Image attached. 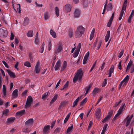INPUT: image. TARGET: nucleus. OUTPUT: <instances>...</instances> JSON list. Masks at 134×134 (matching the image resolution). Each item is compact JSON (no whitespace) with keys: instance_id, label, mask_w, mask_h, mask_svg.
I'll use <instances>...</instances> for the list:
<instances>
[{"instance_id":"nucleus-1","label":"nucleus","mask_w":134,"mask_h":134,"mask_svg":"<svg viewBox=\"0 0 134 134\" xmlns=\"http://www.w3.org/2000/svg\"><path fill=\"white\" fill-rule=\"evenodd\" d=\"M83 74V72L82 69H80L77 70L75 75V76L73 79V82H75L76 81L79 80L80 81Z\"/></svg>"},{"instance_id":"nucleus-2","label":"nucleus","mask_w":134,"mask_h":134,"mask_svg":"<svg viewBox=\"0 0 134 134\" xmlns=\"http://www.w3.org/2000/svg\"><path fill=\"white\" fill-rule=\"evenodd\" d=\"M85 29L82 26L79 27L77 29L75 32V36L76 37L80 38L83 34Z\"/></svg>"},{"instance_id":"nucleus-3","label":"nucleus","mask_w":134,"mask_h":134,"mask_svg":"<svg viewBox=\"0 0 134 134\" xmlns=\"http://www.w3.org/2000/svg\"><path fill=\"white\" fill-rule=\"evenodd\" d=\"M127 3V0H124L122 7V11L121 12L120 15L119 16V20H120L122 19L126 9Z\"/></svg>"},{"instance_id":"nucleus-4","label":"nucleus","mask_w":134,"mask_h":134,"mask_svg":"<svg viewBox=\"0 0 134 134\" xmlns=\"http://www.w3.org/2000/svg\"><path fill=\"white\" fill-rule=\"evenodd\" d=\"M63 50V47L62 44L59 43L55 48L54 49V55H55L60 53Z\"/></svg>"},{"instance_id":"nucleus-5","label":"nucleus","mask_w":134,"mask_h":134,"mask_svg":"<svg viewBox=\"0 0 134 134\" xmlns=\"http://www.w3.org/2000/svg\"><path fill=\"white\" fill-rule=\"evenodd\" d=\"M33 103V99L31 96H29L26 99V102L25 105V108H29Z\"/></svg>"},{"instance_id":"nucleus-6","label":"nucleus","mask_w":134,"mask_h":134,"mask_svg":"<svg viewBox=\"0 0 134 134\" xmlns=\"http://www.w3.org/2000/svg\"><path fill=\"white\" fill-rule=\"evenodd\" d=\"M125 107V104L121 106L120 108L118 111L117 113L115 115L114 119L115 120L119 118V116L121 114L122 111L124 109Z\"/></svg>"},{"instance_id":"nucleus-7","label":"nucleus","mask_w":134,"mask_h":134,"mask_svg":"<svg viewBox=\"0 0 134 134\" xmlns=\"http://www.w3.org/2000/svg\"><path fill=\"white\" fill-rule=\"evenodd\" d=\"M101 109L100 108L97 109L95 111L96 118L98 120H100L101 119Z\"/></svg>"},{"instance_id":"nucleus-8","label":"nucleus","mask_w":134,"mask_h":134,"mask_svg":"<svg viewBox=\"0 0 134 134\" xmlns=\"http://www.w3.org/2000/svg\"><path fill=\"white\" fill-rule=\"evenodd\" d=\"M34 43L37 46L40 43V39L39 35L38 32H37L34 38Z\"/></svg>"},{"instance_id":"nucleus-9","label":"nucleus","mask_w":134,"mask_h":134,"mask_svg":"<svg viewBox=\"0 0 134 134\" xmlns=\"http://www.w3.org/2000/svg\"><path fill=\"white\" fill-rule=\"evenodd\" d=\"M102 42L101 40H99L98 42L97 39L94 42L92 46L91 47V48L94 49L96 46H97V47L96 48V49L97 50L98 49L101 45Z\"/></svg>"},{"instance_id":"nucleus-10","label":"nucleus","mask_w":134,"mask_h":134,"mask_svg":"<svg viewBox=\"0 0 134 134\" xmlns=\"http://www.w3.org/2000/svg\"><path fill=\"white\" fill-rule=\"evenodd\" d=\"M107 1L105 3H104V7H105V9L107 10V11H111L113 7L111 4L109 3L108 5H107Z\"/></svg>"},{"instance_id":"nucleus-11","label":"nucleus","mask_w":134,"mask_h":134,"mask_svg":"<svg viewBox=\"0 0 134 134\" xmlns=\"http://www.w3.org/2000/svg\"><path fill=\"white\" fill-rule=\"evenodd\" d=\"M40 63L39 62H38L35 66L34 72L36 74L39 73L40 72Z\"/></svg>"},{"instance_id":"nucleus-12","label":"nucleus","mask_w":134,"mask_h":134,"mask_svg":"<svg viewBox=\"0 0 134 134\" xmlns=\"http://www.w3.org/2000/svg\"><path fill=\"white\" fill-rule=\"evenodd\" d=\"M133 117V116L132 115H131L130 116H127L125 119V120L126 121V126H128L130 125V122Z\"/></svg>"},{"instance_id":"nucleus-13","label":"nucleus","mask_w":134,"mask_h":134,"mask_svg":"<svg viewBox=\"0 0 134 134\" xmlns=\"http://www.w3.org/2000/svg\"><path fill=\"white\" fill-rule=\"evenodd\" d=\"M110 31H107L106 35L105 37V42H110L111 38L110 37Z\"/></svg>"},{"instance_id":"nucleus-14","label":"nucleus","mask_w":134,"mask_h":134,"mask_svg":"<svg viewBox=\"0 0 134 134\" xmlns=\"http://www.w3.org/2000/svg\"><path fill=\"white\" fill-rule=\"evenodd\" d=\"M7 31L6 30L0 29V36L2 37H6L7 35Z\"/></svg>"},{"instance_id":"nucleus-15","label":"nucleus","mask_w":134,"mask_h":134,"mask_svg":"<svg viewBox=\"0 0 134 134\" xmlns=\"http://www.w3.org/2000/svg\"><path fill=\"white\" fill-rule=\"evenodd\" d=\"M80 14V10L77 9H76L74 12V17L75 18H77L79 17Z\"/></svg>"},{"instance_id":"nucleus-16","label":"nucleus","mask_w":134,"mask_h":134,"mask_svg":"<svg viewBox=\"0 0 134 134\" xmlns=\"http://www.w3.org/2000/svg\"><path fill=\"white\" fill-rule=\"evenodd\" d=\"M89 54V52L88 51L86 54L83 61V64H86L88 62Z\"/></svg>"},{"instance_id":"nucleus-17","label":"nucleus","mask_w":134,"mask_h":134,"mask_svg":"<svg viewBox=\"0 0 134 134\" xmlns=\"http://www.w3.org/2000/svg\"><path fill=\"white\" fill-rule=\"evenodd\" d=\"M89 1L88 0H82V4L83 7L84 8H86L88 6Z\"/></svg>"},{"instance_id":"nucleus-18","label":"nucleus","mask_w":134,"mask_h":134,"mask_svg":"<svg viewBox=\"0 0 134 134\" xmlns=\"http://www.w3.org/2000/svg\"><path fill=\"white\" fill-rule=\"evenodd\" d=\"M132 67H134V64L132 63V61L130 60L126 67V69L125 70L126 72H127L130 68L131 69Z\"/></svg>"},{"instance_id":"nucleus-19","label":"nucleus","mask_w":134,"mask_h":134,"mask_svg":"<svg viewBox=\"0 0 134 134\" xmlns=\"http://www.w3.org/2000/svg\"><path fill=\"white\" fill-rule=\"evenodd\" d=\"M61 62L60 60H58L54 66V69L55 71L59 70L61 66Z\"/></svg>"},{"instance_id":"nucleus-20","label":"nucleus","mask_w":134,"mask_h":134,"mask_svg":"<svg viewBox=\"0 0 134 134\" xmlns=\"http://www.w3.org/2000/svg\"><path fill=\"white\" fill-rule=\"evenodd\" d=\"M7 90L5 86L3 85L2 90V96L3 97H5L6 95Z\"/></svg>"},{"instance_id":"nucleus-21","label":"nucleus","mask_w":134,"mask_h":134,"mask_svg":"<svg viewBox=\"0 0 134 134\" xmlns=\"http://www.w3.org/2000/svg\"><path fill=\"white\" fill-rule=\"evenodd\" d=\"M50 126L47 125L45 126L43 129V132L44 134H47L49 132V130L50 129Z\"/></svg>"},{"instance_id":"nucleus-22","label":"nucleus","mask_w":134,"mask_h":134,"mask_svg":"<svg viewBox=\"0 0 134 134\" xmlns=\"http://www.w3.org/2000/svg\"><path fill=\"white\" fill-rule=\"evenodd\" d=\"M70 126H69L66 130V134H70L71 133L73 130V125L72 124L70 125Z\"/></svg>"},{"instance_id":"nucleus-23","label":"nucleus","mask_w":134,"mask_h":134,"mask_svg":"<svg viewBox=\"0 0 134 134\" xmlns=\"http://www.w3.org/2000/svg\"><path fill=\"white\" fill-rule=\"evenodd\" d=\"M33 120L32 119H30L26 121L25 124L26 126H31L33 124Z\"/></svg>"},{"instance_id":"nucleus-24","label":"nucleus","mask_w":134,"mask_h":134,"mask_svg":"<svg viewBox=\"0 0 134 134\" xmlns=\"http://www.w3.org/2000/svg\"><path fill=\"white\" fill-rule=\"evenodd\" d=\"M15 119V118L14 117H11L8 118L7 121V123L8 124H9L12 123L14 122Z\"/></svg>"},{"instance_id":"nucleus-25","label":"nucleus","mask_w":134,"mask_h":134,"mask_svg":"<svg viewBox=\"0 0 134 134\" xmlns=\"http://www.w3.org/2000/svg\"><path fill=\"white\" fill-rule=\"evenodd\" d=\"M18 89L14 90L12 93V96L13 98L17 97L18 95Z\"/></svg>"},{"instance_id":"nucleus-26","label":"nucleus","mask_w":134,"mask_h":134,"mask_svg":"<svg viewBox=\"0 0 134 134\" xmlns=\"http://www.w3.org/2000/svg\"><path fill=\"white\" fill-rule=\"evenodd\" d=\"M44 19L46 20H47L49 19L50 17L49 13L47 12H44Z\"/></svg>"},{"instance_id":"nucleus-27","label":"nucleus","mask_w":134,"mask_h":134,"mask_svg":"<svg viewBox=\"0 0 134 134\" xmlns=\"http://www.w3.org/2000/svg\"><path fill=\"white\" fill-rule=\"evenodd\" d=\"M29 22V20L28 18H25L24 19V22L23 23V25L25 26L28 25Z\"/></svg>"},{"instance_id":"nucleus-28","label":"nucleus","mask_w":134,"mask_h":134,"mask_svg":"<svg viewBox=\"0 0 134 134\" xmlns=\"http://www.w3.org/2000/svg\"><path fill=\"white\" fill-rule=\"evenodd\" d=\"M71 9V5L69 4H66L65 6V11L66 12H69L70 11Z\"/></svg>"},{"instance_id":"nucleus-29","label":"nucleus","mask_w":134,"mask_h":134,"mask_svg":"<svg viewBox=\"0 0 134 134\" xmlns=\"http://www.w3.org/2000/svg\"><path fill=\"white\" fill-rule=\"evenodd\" d=\"M114 66H111L108 71V77H110L111 76V74L114 71Z\"/></svg>"},{"instance_id":"nucleus-30","label":"nucleus","mask_w":134,"mask_h":134,"mask_svg":"<svg viewBox=\"0 0 134 134\" xmlns=\"http://www.w3.org/2000/svg\"><path fill=\"white\" fill-rule=\"evenodd\" d=\"M25 112V110H21L20 111L17 112L16 113V115L19 116H20L23 115Z\"/></svg>"},{"instance_id":"nucleus-31","label":"nucleus","mask_w":134,"mask_h":134,"mask_svg":"<svg viewBox=\"0 0 134 134\" xmlns=\"http://www.w3.org/2000/svg\"><path fill=\"white\" fill-rule=\"evenodd\" d=\"M67 102V101L66 100L61 102L59 105L58 108V109L59 110H60L61 108L63 107L65 104Z\"/></svg>"},{"instance_id":"nucleus-32","label":"nucleus","mask_w":134,"mask_h":134,"mask_svg":"<svg viewBox=\"0 0 134 134\" xmlns=\"http://www.w3.org/2000/svg\"><path fill=\"white\" fill-rule=\"evenodd\" d=\"M58 97V94H55L51 100V102L50 104H52L53 103H54L55 100H57Z\"/></svg>"},{"instance_id":"nucleus-33","label":"nucleus","mask_w":134,"mask_h":134,"mask_svg":"<svg viewBox=\"0 0 134 134\" xmlns=\"http://www.w3.org/2000/svg\"><path fill=\"white\" fill-rule=\"evenodd\" d=\"M81 96L80 97H78V98L74 102L72 105L73 107H74L77 104V103L79 101V100H80V99H81Z\"/></svg>"},{"instance_id":"nucleus-34","label":"nucleus","mask_w":134,"mask_h":134,"mask_svg":"<svg viewBox=\"0 0 134 134\" xmlns=\"http://www.w3.org/2000/svg\"><path fill=\"white\" fill-rule=\"evenodd\" d=\"M74 31L73 30H70L69 31L68 36L70 38H72L74 35Z\"/></svg>"},{"instance_id":"nucleus-35","label":"nucleus","mask_w":134,"mask_h":134,"mask_svg":"<svg viewBox=\"0 0 134 134\" xmlns=\"http://www.w3.org/2000/svg\"><path fill=\"white\" fill-rule=\"evenodd\" d=\"M50 33L51 35L54 38H56L57 37L56 33L54 31L52 30H50Z\"/></svg>"},{"instance_id":"nucleus-36","label":"nucleus","mask_w":134,"mask_h":134,"mask_svg":"<svg viewBox=\"0 0 134 134\" xmlns=\"http://www.w3.org/2000/svg\"><path fill=\"white\" fill-rule=\"evenodd\" d=\"M67 65V62L65 61H64L61 67V71L63 70L66 67Z\"/></svg>"},{"instance_id":"nucleus-37","label":"nucleus","mask_w":134,"mask_h":134,"mask_svg":"<svg viewBox=\"0 0 134 134\" xmlns=\"http://www.w3.org/2000/svg\"><path fill=\"white\" fill-rule=\"evenodd\" d=\"M7 71L11 77L13 78L15 77V76L13 72H11L10 70H7Z\"/></svg>"},{"instance_id":"nucleus-38","label":"nucleus","mask_w":134,"mask_h":134,"mask_svg":"<svg viewBox=\"0 0 134 134\" xmlns=\"http://www.w3.org/2000/svg\"><path fill=\"white\" fill-rule=\"evenodd\" d=\"M99 91V89L97 88H95L94 89L92 93V94L93 97H94L96 94Z\"/></svg>"},{"instance_id":"nucleus-39","label":"nucleus","mask_w":134,"mask_h":134,"mask_svg":"<svg viewBox=\"0 0 134 134\" xmlns=\"http://www.w3.org/2000/svg\"><path fill=\"white\" fill-rule=\"evenodd\" d=\"M95 29L94 28L93 29L91 32V34L90 36V40H92V39L93 38L94 36V32H95Z\"/></svg>"},{"instance_id":"nucleus-40","label":"nucleus","mask_w":134,"mask_h":134,"mask_svg":"<svg viewBox=\"0 0 134 134\" xmlns=\"http://www.w3.org/2000/svg\"><path fill=\"white\" fill-rule=\"evenodd\" d=\"M127 83L123 80L122 81L119 85V89L121 87H125Z\"/></svg>"},{"instance_id":"nucleus-41","label":"nucleus","mask_w":134,"mask_h":134,"mask_svg":"<svg viewBox=\"0 0 134 134\" xmlns=\"http://www.w3.org/2000/svg\"><path fill=\"white\" fill-rule=\"evenodd\" d=\"M27 35L28 37H32L33 36V31L31 30L29 31L27 33Z\"/></svg>"},{"instance_id":"nucleus-42","label":"nucleus","mask_w":134,"mask_h":134,"mask_svg":"<svg viewBox=\"0 0 134 134\" xmlns=\"http://www.w3.org/2000/svg\"><path fill=\"white\" fill-rule=\"evenodd\" d=\"M55 12L57 16L58 17L59 14V10L58 7H56L55 8Z\"/></svg>"},{"instance_id":"nucleus-43","label":"nucleus","mask_w":134,"mask_h":134,"mask_svg":"<svg viewBox=\"0 0 134 134\" xmlns=\"http://www.w3.org/2000/svg\"><path fill=\"white\" fill-rule=\"evenodd\" d=\"M48 93V92H46L43 94L42 96V99L44 100H45L46 98L47 97Z\"/></svg>"},{"instance_id":"nucleus-44","label":"nucleus","mask_w":134,"mask_h":134,"mask_svg":"<svg viewBox=\"0 0 134 134\" xmlns=\"http://www.w3.org/2000/svg\"><path fill=\"white\" fill-rule=\"evenodd\" d=\"M111 116V115H108L107 116L105 117L104 119L102 120V122L103 123H104L105 122H106L108 119H109Z\"/></svg>"},{"instance_id":"nucleus-45","label":"nucleus","mask_w":134,"mask_h":134,"mask_svg":"<svg viewBox=\"0 0 134 134\" xmlns=\"http://www.w3.org/2000/svg\"><path fill=\"white\" fill-rule=\"evenodd\" d=\"M9 112V110L8 109H6L3 111V114L5 116H7L8 115Z\"/></svg>"},{"instance_id":"nucleus-46","label":"nucleus","mask_w":134,"mask_h":134,"mask_svg":"<svg viewBox=\"0 0 134 134\" xmlns=\"http://www.w3.org/2000/svg\"><path fill=\"white\" fill-rule=\"evenodd\" d=\"M87 101V98H85L81 102L80 105L82 106L83 105L86 103Z\"/></svg>"},{"instance_id":"nucleus-47","label":"nucleus","mask_w":134,"mask_h":134,"mask_svg":"<svg viewBox=\"0 0 134 134\" xmlns=\"http://www.w3.org/2000/svg\"><path fill=\"white\" fill-rule=\"evenodd\" d=\"M129 76L127 75L123 80L127 83L129 80Z\"/></svg>"},{"instance_id":"nucleus-48","label":"nucleus","mask_w":134,"mask_h":134,"mask_svg":"<svg viewBox=\"0 0 134 134\" xmlns=\"http://www.w3.org/2000/svg\"><path fill=\"white\" fill-rule=\"evenodd\" d=\"M17 7V10L19 13H20L21 10H20V4H18L15 5Z\"/></svg>"},{"instance_id":"nucleus-49","label":"nucleus","mask_w":134,"mask_h":134,"mask_svg":"<svg viewBox=\"0 0 134 134\" xmlns=\"http://www.w3.org/2000/svg\"><path fill=\"white\" fill-rule=\"evenodd\" d=\"M71 113H69V114H68L66 116L65 119L64 121V122L65 123L68 120L70 116Z\"/></svg>"},{"instance_id":"nucleus-50","label":"nucleus","mask_w":134,"mask_h":134,"mask_svg":"<svg viewBox=\"0 0 134 134\" xmlns=\"http://www.w3.org/2000/svg\"><path fill=\"white\" fill-rule=\"evenodd\" d=\"M19 42V41L18 39L16 37H15V41L14 42L16 46L18 45Z\"/></svg>"},{"instance_id":"nucleus-51","label":"nucleus","mask_w":134,"mask_h":134,"mask_svg":"<svg viewBox=\"0 0 134 134\" xmlns=\"http://www.w3.org/2000/svg\"><path fill=\"white\" fill-rule=\"evenodd\" d=\"M24 65L28 67H31V64L30 62H25Z\"/></svg>"},{"instance_id":"nucleus-52","label":"nucleus","mask_w":134,"mask_h":134,"mask_svg":"<svg viewBox=\"0 0 134 134\" xmlns=\"http://www.w3.org/2000/svg\"><path fill=\"white\" fill-rule=\"evenodd\" d=\"M108 124H105L103 127V129L102 131L105 132V131L107 130V127L108 126Z\"/></svg>"},{"instance_id":"nucleus-53","label":"nucleus","mask_w":134,"mask_h":134,"mask_svg":"<svg viewBox=\"0 0 134 134\" xmlns=\"http://www.w3.org/2000/svg\"><path fill=\"white\" fill-rule=\"evenodd\" d=\"M121 24H120L119 27L118 29L117 32H118L119 33H121V31L122 29H121Z\"/></svg>"},{"instance_id":"nucleus-54","label":"nucleus","mask_w":134,"mask_h":134,"mask_svg":"<svg viewBox=\"0 0 134 134\" xmlns=\"http://www.w3.org/2000/svg\"><path fill=\"white\" fill-rule=\"evenodd\" d=\"M79 51L76 50L75 53L73 55V57L74 58L77 57L79 54Z\"/></svg>"},{"instance_id":"nucleus-55","label":"nucleus","mask_w":134,"mask_h":134,"mask_svg":"<svg viewBox=\"0 0 134 134\" xmlns=\"http://www.w3.org/2000/svg\"><path fill=\"white\" fill-rule=\"evenodd\" d=\"M107 80L106 79H105L104 80L102 85V86L103 87H104L106 85L107 83Z\"/></svg>"},{"instance_id":"nucleus-56","label":"nucleus","mask_w":134,"mask_h":134,"mask_svg":"<svg viewBox=\"0 0 134 134\" xmlns=\"http://www.w3.org/2000/svg\"><path fill=\"white\" fill-rule=\"evenodd\" d=\"M35 4L36 6L38 7H42V4H39L37 3L36 2H35Z\"/></svg>"},{"instance_id":"nucleus-57","label":"nucleus","mask_w":134,"mask_h":134,"mask_svg":"<svg viewBox=\"0 0 134 134\" xmlns=\"http://www.w3.org/2000/svg\"><path fill=\"white\" fill-rule=\"evenodd\" d=\"M81 47V43H79L78 44L76 48V50L80 51Z\"/></svg>"},{"instance_id":"nucleus-58","label":"nucleus","mask_w":134,"mask_h":134,"mask_svg":"<svg viewBox=\"0 0 134 134\" xmlns=\"http://www.w3.org/2000/svg\"><path fill=\"white\" fill-rule=\"evenodd\" d=\"M91 84L89 85V86H88L87 87V89L86 90V92L85 94V95H86L88 93L91 87Z\"/></svg>"},{"instance_id":"nucleus-59","label":"nucleus","mask_w":134,"mask_h":134,"mask_svg":"<svg viewBox=\"0 0 134 134\" xmlns=\"http://www.w3.org/2000/svg\"><path fill=\"white\" fill-rule=\"evenodd\" d=\"M124 53V50L123 49L122 50L121 52L118 55V57L119 58H121V56L123 55Z\"/></svg>"},{"instance_id":"nucleus-60","label":"nucleus","mask_w":134,"mask_h":134,"mask_svg":"<svg viewBox=\"0 0 134 134\" xmlns=\"http://www.w3.org/2000/svg\"><path fill=\"white\" fill-rule=\"evenodd\" d=\"M44 44H42V47L40 50V52L41 53H42L44 50Z\"/></svg>"},{"instance_id":"nucleus-61","label":"nucleus","mask_w":134,"mask_h":134,"mask_svg":"<svg viewBox=\"0 0 134 134\" xmlns=\"http://www.w3.org/2000/svg\"><path fill=\"white\" fill-rule=\"evenodd\" d=\"M68 82H67L64 85L63 88L61 89V90H62L63 89L67 88L68 87Z\"/></svg>"},{"instance_id":"nucleus-62","label":"nucleus","mask_w":134,"mask_h":134,"mask_svg":"<svg viewBox=\"0 0 134 134\" xmlns=\"http://www.w3.org/2000/svg\"><path fill=\"white\" fill-rule=\"evenodd\" d=\"M93 124V122L92 121H91L90 122L88 127V129H89L91 127Z\"/></svg>"},{"instance_id":"nucleus-63","label":"nucleus","mask_w":134,"mask_h":134,"mask_svg":"<svg viewBox=\"0 0 134 134\" xmlns=\"http://www.w3.org/2000/svg\"><path fill=\"white\" fill-rule=\"evenodd\" d=\"M16 131V129H12L9 132V134H12Z\"/></svg>"},{"instance_id":"nucleus-64","label":"nucleus","mask_w":134,"mask_h":134,"mask_svg":"<svg viewBox=\"0 0 134 134\" xmlns=\"http://www.w3.org/2000/svg\"><path fill=\"white\" fill-rule=\"evenodd\" d=\"M112 21L109 20L107 24V26L108 27H110L111 25Z\"/></svg>"}]
</instances>
